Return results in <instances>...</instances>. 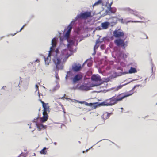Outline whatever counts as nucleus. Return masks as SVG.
<instances>
[{"mask_svg": "<svg viewBox=\"0 0 157 157\" xmlns=\"http://www.w3.org/2000/svg\"><path fill=\"white\" fill-rule=\"evenodd\" d=\"M39 101L42 104V107L43 108V116L40 118V121L42 122H44L48 119V114L50 112V109L49 108L48 103H44L41 99H40Z\"/></svg>", "mask_w": 157, "mask_h": 157, "instance_id": "1", "label": "nucleus"}, {"mask_svg": "<svg viewBox=\"0 0 157 157\" xmlns=\"http://www.w3.org/2000/svg\"><path fill=\"white\" fill-rule=\"evenodd\" d=\"M58 50L57 49L56 50V54L53 59V61L54 63L56 65V68L57 70H59L60 69H63V66L61 64V59L62 58L58 57Z\"/></svg>", "mask_w": 157, "mask_h": 157, "instance_id": "2", "label": "nucleus"}, {"mask_svg": "<svg viewBox=\"0 0 157 157\" xmlns=\"http://www.w3.org/2000/svg\"><path fill=\"white\" fill-rule=\"evenodd\" d=\"M91 12H85L78 15L75 18V20L76 21L78 19H86L88 17H91Z\"/></svg>", "mask_w": 157, "mask_h": 157, "instance_id": "3", "label": "nucleus"}, {"mask_svg": "<svg viewBox=\"0 0 157 157\" xmlns=\"http://www.w3.org/2000/svg\"><path fill=\"white\" fill-rule=\"evenodd\" d=\"M117 103L115 97L113 96L111 98L106 100L102 103L104 105H112Z\"/></svg>", "mask_w": 157, "mask_h": 157, "instance_id": "4", "label": "nucleus"}, {"mask_svg": "<svg viewBox=\"0 0 157 157\" xmlns=\"http://www.w3.org/2000/svg\"><path fill=\"white\" fill-rule=\"evenodd\" d=\"M114 42L117 46H121L123 49H124L126 46H127V42H124V40L121 39H118L115 40Z\"/></svg>", "mask_w": 157, "mask_h": 157, "instance_id": "5", "label": "nucleus"}, {"mask_svg": "<svg viewBox=\"0 0 157 157\" xmlns=\"http://www.w3.org/2000/svg\"><path fill=\"white\" fill-rule=\"evenodd\" d=\"M113 36L115 38L123 37L124 36V32L121 29H116L113 32Z\"/></svg>", "mask_w": 157, "mask_h": 157, "instance_id": "6", "label": "nucleus"}, {"mask_svg": "<svg viewBox=\"0 0 157 157\" xmlns=\"http://www.w3.org/2000/svg\"><path fill=\"white\" fill-rule=\"evenodd\" d=\"M130 94H125L124 93H121L117 95H115L114 97L116 98L118 102L119 101H121L125 98L130 96Z\"/></svg>", "mask_w": 157, "mask_h": 157, "instance_id": "7", "label": "nucleus"}, {"mask_svg": "<svg viewBox=\"0 0 157 157\" xmlns=\"http://www.w3.org/2000/svg\"><path fill=\"white\" fill-rule=\"evenodd\" d=\"M112 3L109 4V7L108 10H107L106 12L107 14L109 15H110L111 14H114L116 11V9L115 7H111V5Z\"/></svg>", "mask_w": 157, "mask_h": 157, "instance_id": "8", "label": "nucleus"}, {"mask_svg": "<svg viewBox=\"0 0 157 157\" xmlns=\"http://www.w3.org/2000/svg\"><path fill=\"white\" fill-rule=\"evenodd\" d=\"M82 78V76L81 74L76 75L73 78V82L74 84H75L78 81L81 80Z\"/></svg>", "mask_w": 157, "mask_h": 157, "instance_id": "9", "label": "nucleus"}, {"mask_svg": "<svg viewBox=\"0 0 157 157\" xmlns=\"http://www.w3.org/2000/svg\"><path fill=\"white\" fill-rule=\"evenodd\" d=\"M124 10L128 13L133 14L136 16H137L138 12L134 10L129 7L125 8Z\"/></svg>", "mask_w": 157, "mask_h": 157, "instance_id": "10", "label": "nucleus"}, {"mask_svg": "<svg viewBox=\"0 0 157 157\" xmlns=\"http://www.w3.org/2000/svg\"><path fill=\"white\" fill-rule=\"evenodd\" d=\"M37 119H35L33 120V121L36 122V125L37 126L39 130L40 131L42 129H44L45 128L44 126L42 124H40L37 123Z\"/></svg>", "mask_w": 157, "mask_h": 157, "instance_id": "11", "label": "nucleus"}, {"mask_svg": "<svg viewBox=\"0 0 157 157\" xmlns=\"http://www.w3.org/2000/svg\"><path fill=\"white\" fill-rule=\"evenodd\" d=\"M93 81L96 82L100 81L101 80V78L99 75H93L91 77Z\"/></svg>", "mask_w": 157, "mask_h": 157, "instance_id": "12", "label": "nucleus"}, {"mask_svg": "<svg viewBox=\"0 0 157 157\" xmlns=\"http://www.w3.org/2000/svg\"><path fill=\"white\" fill-rule=\"evenodd\" d=\"M82 68L81 65L78 64L75 65L72 67V69L74 71H80Z\"/></svg>", "mask_w": 157, "mask_h": 157, "instance_id": "13", "label": "nucleus"}, {"mask_svg": "<svg viewBox=\"0 0 157 157\" xmlns=\"http://www.w3.org/2000/svg\"><path fill=\"white\" fill-rule=\"evenodd\" d=\"M72 28V27L71 25H69L67 27L68 30L65 34V36L67 39L69 37Z\"/></svg>", "mask_w": 157, "mask_h": 157, "instance_id": "14", "label": "nucleus"}, {"mask_svg": "<svg viewBox=\"0 0 157 157\" xmlns=\"http://www.w3.org/2000/svg\"><path fill=\"white\" fill-rule=\"evenodd\" d=\"M52 46L50 47V51H52L53 48L55 47L56 45V40L55 38H53L52 41Z\"/></svg>", "mask_w": 157, "mask_h": 157, "instance_id": "15", "label": "nucleus"}, {"mask_svg": "<svg viewBox=\"0 0 157 157\" xmlns=\"http://www.w3.org/2000/svg\"><path fill=\"white\" fill-rule=\"evenodd\" d=\"M110 23L109 22H105L101 23V26L104 29H106L108 28L110 25Z\"/></svg>", "mask_w": 157, "mask_h": 157, "instance_id": "16", "label": "nucleus"}, {"mask_svg": "<svg viewBox=\"0 0 157 157\" xmlns=\"http://www.w3.org/2000/svg\"><path fill=\"white\" fill-rule=\"evenodd\" d=\"M86 63H87L88 66L90 67L92 65L93 61L91 59H88L84 62L83 64H85Z\"/></svg>", "mask_w": 157, "mask_h": 157, "instance_id": "17", "label": "nucleus"}, {"mask_svg": "<svg viewBox=\"0 0 157 157\" xmlns=\"http://www.w3.org/2000/svg\"><path fill=\"white\" fill-rule=\"evenodd\" d=\"M62 55L65 56L66 57L68 58L70 55L68 54V51L67 50H64L62 52Z\"/></svg>", "mask_w": 157, "mask_h": 157, "instance_id": "18", "label": "nucleus"}, {"mask_svg": "<svg viewBox=\"0 0 157 157\" xmlns=\"http://www.w3.org/2000/svg\"><path fill=\"white\" fill-rule=\"evenodd\" d=\"M68 43L67 45L68 48H69L71 46L73 45L74 44V42L72 40H68Z\"/></svg>", "mask_w": 157, "mask_h": 157, "instance_id": "19", "label": "nucleus"}, {"mask_svg": "<svg viewBox=\"0 0 157 157\" xmlns=\"http://www.w3.org/2000/svg\"><path fill=\"white\" fill-rule=\"evenodd\" d=\"M110 20V23H116L117 22V18L115 17H112L109 19Z\"/></svg>", "mask_w": 157, "mask_h": 157, "instance_id": "20", "label": "nucleus"}, {"mask_svg": "<svg viewBox=\"0 0 157 157\" xmlns=\"http://www.w3.org/2000/svg\"><path fill=\"white\" fill-rule=\"evenodd\" d=\"M77 102L79 103H80V104H85V105H86V106H90V105H92V103H88L87 102H86V101H79L78 100H77Z\"/></svg>", "mask_w": 157, "mask_h": 157, "instance_id": "21", "label": "nucleus"}, {"mask_svg": "<svg viewBox=\"0 0 157 157\" xmlns=\"http://www.w3.org/2000/svg\"><path fill=\"white\" fill-rule=\"evenodd\" d=\"M137 72V70L135 68L131 67L130 70H129V73H135Z\"/></svg>", "mask_w": 157, "mask_h": 157, "instance_id": "22", "label": "nucleus"}, {"mask_svg": "<svg viewBox=\"0 0 157 157\" xmlns=\"http://www.w3.org/2000/svg\"><path fill=\"white\" fill-rule=\"evenodd\" d=\"M51 55L50 51L49 52V55L48 57L47 58H45V63L46 64H47L48 65L49 64V63L50 62V59H49L48 58V57L50 56Z\"/></svg>", "mask_w": 157, "mask_h": 157, "instance_id": "23", "label": "nucleus"}, {"mask_svg": "<svg viewBox=\"0 0 157 157\" xmlns=\"http://www.w3.org/2000/svg\"><path fill=\"white\" fill-rule=\"evenodd\" d=\"M47 148L46 147H44L43 149L40 151V153L41 154H46L47 153V151L46 150Z\"/></svg>", "mask_w": 157, "mask_h": 157, "instance_id": "24", "label": "nucleus"}, {"mask_svg": "<svg viewBox=\"0 0 157 157\" xmlns=\"http://www.w3.org/2000/svg\"><path fill=\"white\" fill-rule=\"evenodd\" d=\"M103 4L102 0H98L94 4L93 6H94L99 4Z\"/></svg>", "mask_w": 157, "mask_h": 157, "instance_id": "25", "label": "nucleus"}, {"mask_svg": "<svg viewBox=\"0 0 157 157\" xmlns=\"http://www.w3.org/2000/svg\"><path fill=\"white\" fill-rule=\"evenodd\" d=\"M140 21H132L131 20L128 21H127V23H128L129 22H135V23H137V22H140Z\"/></svg>", "mask_w": 157, "mask_h": 157, "instance_id": "26", "label": "nucleus"}, {"mask_svg": "<svg viewBox=\"0 0 157 157\" xmlns=\"http://www.w3.org/2000/svg\"><path fill=\"white\" fill-rule=\"evenodd\" d=\"M86 86L84 85H82L80 86V88L81 89L86 90Z\"/></svg>", "mask_w": 157, "mask_h": 157, "instance_id": "27", "label": "nucleus"}, {"mask_svg": "<svg viewBox=\"0 0 157 157\" xmlns=\"http://www.w3.org/2000/svg\"><path fill=\"white\" fill-rule=\"evenodd\" d=\"M55 77L57 79V80L59 79V77L58 76V73H56V74L55 75Z\"/></svg>", "mask_w": 157, "mask_h": 157, "instance_id": "28", "label": "nucleus"}, {"mask_svg": "<svg viewBox=\"0 0 157 157\" xmlns=\"http://www.w3.org/2000/svg\"><path fill=\"white\" fill-rule=\"evenodd\" d=\"M25 25H23L21 28V29L19 31V32H21V30L23 29L24 27V26H25Z\"/></svg>", "mask_w": 157, "mask_h": 157, "instance_id": "29", "label": "nucleus"}, {"mask_svg": "<svg viewBox=\"0 0 157 157\" xmlns=\"http://www.w3.org/2000/svg\"><path fill=\"white\" fill-rule=\"evenodd\" d=\"M59 104L61 106V107H62V108L63 107H64L63 106V105H62L61 103H59Z\"/></svg>", "mask_w": 157, "mask_h": 157, "instance_id": "30", "label": "nucleus"}, {"mask_svg": "<svg viewBox=\"0 0 157 157\" xmlns=\"http://www.w3.org/2000/svg\"><path fill=\"white\" fill-rule=\"evenodd\" d=\"M62 110H63V112L64 113H65V109L64 107H63L62 108Z\"/></svg>", "mask_w": 157, "mask_h": 157, "instance_id": "31", "label": "nucleus"}, {"mask_svg": "<svg viewBox=\"0 0 157 157\" xmlns=\"http://www.w3.org/2000/svg\"><path fill=\"white\" fill-rule=\"evenodd\" d=\"M36 87L37 89H38V86L37 85H36Z\"/></svg>", "mask_w": 157, "mask_h": 157, "instance_id": "32", "label": "nucleus"}, {"mask_svg": "<svg viewBox=\"0 0 157 157\" xmlns=\"http://www.w3.org/2000/svg\"><path fill=\"white\" fill-rule=\"evenodd\" d=\"M17 33V32L16 33H15L14 35H13V36L16 33Z\"/></svg>", "mask_w": 157, "mask_h": 157, "instance_id": "33", "label": "nucleus"}, {"mask_svg": "<svg viewBox=\"0 0 157 157\" xmlns=\"http://www.w3.org/2000/svg\"><path fill=\"white\" fill-rule=\"evenodd\" d=\"M121 109L122 110V109H123V108H121Z\"/></svg>", "mask_w": 157, "mask_h": 157, "instance_id": "34", "label": "nucleus"}, {"mask_svg": "<svg viewBox=\"0 0 157 157\" xmlns=\"http://www.w3.org/2000/svg\"><path fill=\"white\" fill-rule=\"evenodd\" d=\"M54 144H56V143H54Z\"/></svg>", "mask_w": 157, "mask_h": 157, "instance_id": "35", "label": "nucleus"}, {"mask_svg": "<svg viewBox=\"0 0 157 157\" xmlns=\"http://www.w3.org/2000/svg\"><path fill=\"white\" fill-rule=\"evenodd\" d=\"M36 61H38V60H36Z\"/></svg>", "mask_w": 157, "mask_h": 157, "instance_id": "36", "label": "nucleus"}, {"mask_svg": "<svg viewBox=\"0 0 157 157\" xmlns=\"http://www.w3.org/2000/svg\"><path fill=\"white\" fill-rule=\"evenodd\" d=\"M21 157V156H19V157Z\"/></svg>", "mask_w": 157, "mask_h": 157, "instance_id": "37", "label": "nucleus"}]
</instances>
